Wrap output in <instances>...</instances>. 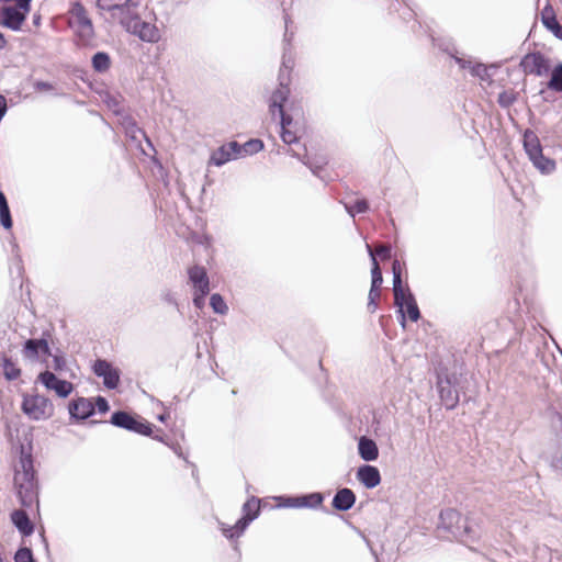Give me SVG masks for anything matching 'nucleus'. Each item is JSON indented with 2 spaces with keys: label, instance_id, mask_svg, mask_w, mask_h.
<instances>
[{
  "label": "nucleus",
  "instance_id": "nucleus-34",
  "mask_svg": "<svg viewBox=\"0 0 562 562\" xmlns=\"http://www.w3.org/2000/svg\"><path fill=\"white\" fill-rule=\"evenodd\" d=\"M457 63L460 65L461 68H469L471 74L475 75V76H482L483 74H485L486 69L483 65H472V61H467L462 58H456Z\"/></svg>",
  "mask_w": 562,
  "mask_h": 562
},
{
  "label": "nucleus",
  "instance_id": "nucleus-37",
  "mask_svg": "<svg viewBox=\"0 0 562 562\" xmlns=\"http://www.w3.org/2000/svg\"><path fill=\"white\" fill-rule=\"evenodd\" d=\"M346 210L351 216H355L357 213L366 212L368 210V203L366 200H357L353 204L346 205Z\"/></svg>",
  "mask_w": 562,
  "mask_h": 562
},
{
  "label": "nucleus",
  "instance_id": "nucleus-36",
  "mask_svg": "<svg viewBox=\"0 0 562 562\" xmlns=\"http://www.w3.org/2000/svg\"><path fill=\"white\" fill-rule=\"evenodd\" d=\"M280 501L279 507L303 508L304 504L301 502V496L297 497H278Z\"/></svg>",
  "mask_w": 562,
  "mask_h": 562
},
{
  "label": "nucleus",
  "instance_id": "nucleus-44",
  "mask_svg": "<svg viewBox=\"0 0 562 562\" xmlns=\"http://www.w3.org/2000/svg\"><path fill=\"white\" fill-rule=\"evenodd\" d=\"M373 252H374V255L378 254V255L382 256L383 258H387L391 254V248L387 246H380Z\"/></svg>",
  "mask_w": 562,
  "mask_h": 562
},
{
  "label": "nucleus",
  "instance_id": "nucleus-25",
  "mask_svg": "<svg viewBox=\"0 0 562 562\" xmlns=\"http://www.w3.org/2000/svg\"><path fill=\"white\" fill-rule=\"evenodd\" d=\"M12 522L14 526L23 533L31 535L33 531V526L30 522L29 517L22 510H15L11 515Z\"/></svg>",
  "mask_w": 562,
  "mask_h": 562
},
{
  "label": "nucleus",
  "instance_id": "nucleus-39",
  "mask_svg": "<svg viewBox=\"0 0 562 562\" xmlns=\"http://www.w3.org/2000/svg\"><path fill=\"white\" fill-rule=\"evenodd\" d=\"M15 562H34L33 555L30 549L22 548L18 550L14 557Z\"/></svg>",
  "mask_w": 562,
  "mask_h": 562
},
{
  "label": "nucleus",
  "instance_id": "nucleus-24",
  "mask_svg": "<svg viewBox=\"0 0 562 562\" xmlns=\"http://www.w3.org/2000/svg\"><path fill=\"white\" fill-rule=\"evenodd\" d=\"M544 26L550 30L558 38L562 40V26L555 19V14L550 7H546L541 14Z\"/></svg>",
  "mask_w": 562,
  "mask_h": 562
},
{
  "label": "nucleus",
  "instance_id": "nucleus-29",
  "mask_svg": "<svg viewBox=\"0 0 562 562\" xmlns=\"http://www.w3.org/2000/svg\"><path fill=\"white\" fill-rule=\"evenodd\" d=\"M0 223L1 225L9 229L12 226L11 215L9 211V206L7 203V199L2 192H0Z\"/></svg>",
  "mask_w": 562,
  "mask_h": 562
},
{
  "label": "nucleus",
  "instance_id": "nucleus-16",
  "mask_svg": "<svg viewBox=\"0 0 562 562\" xmlns=\"http://www.w3.org/2000/svg\"><path fill=\"white\" fill-rule=\"evenodd\" d=\"M394 303L398 307V312L401 313L403 327L405 326L406 315L412 322H417L419 319V308L412 292L406 293L403 300L394 301Z\"/></svg>",
  "mask_w": 562,
  "mask_h": 562
},
{
  "label": "nucleus",
  "instance_id": "nucleus-40",
  "mask_svg": "<svg viewBox=\"0 0 562 562\" xmlns=\"http://www.w3.org/2000/svg\"><path fill=\"white\" fill-rule=\"evenodd\" d=\"M380 297V290L370 289L368 308L371 313L375 312L378 305L376 300Z\"/></svg>",
  "mask_w": 562,
  "mask_h": 562
},
{
  "label": "nucleus",
  "instance_id": "nucleus-21",
  "mask_svg": "<svg viewBox=\"0 0 562 562\" xmlns=\"http://www.w3.org/2000/svg\"><path fill=\"white\" fill-rule=\"evenodd\" d=\"M440 400L446 408L452 409L459 402L458 391L450 384L449 380L438 382Z\"/></svg>",
  "mask_w": 562,
  "mask_h": 562
},
{
  "label": "nucleus",
  "instance_id": "nucleus-17",
  "mask_svg": "<svg viewBox=\"0 0 562 562\" xmlns=\"http://www.w3.org/2000/svg\"><path fill=\"white\" fill-rule=\"evenodd\" d=\"M357 480L367 488H374L381 483V474L378 468L364 464L358 468Z\"/></svg>",
  "mask_w": 562,
  "mask_h": 562
},
{
  "label": "nucleus",
  "instance_id": "nucleus-23",
  "mask_svg": "<svg viewBox=\"0 0 562 562\" xmlns=\"http://www.w3.org/2000/svg\"><path fill=\"white\" fill-rule=\"evenodd\" d=\"M356 502L353 492L349 488H341L337 492L333 499V506L338 510L350 509Z\"/></svg>",
  "mask_w": 562,
  "mask_h": 562
},
{
  "label": "nucleus",
  "instance_id": "nucleus-15",
  "mask_svg": "<svg viewBox=\"0 0 562 562\" xmlns=\"http://www.w3.org/2000/svg\"><path fill=\"white\" fill-rule=\"evenodd\" d=\"M24 358L35 361L49 356V346L45 339H29L22 350Z\"/></svg>",
  "mask_w": 562,
  "mask_h": 562
},
{
  "label": "nucleus",
  "instance_id": "nucleus-7",
  "mask_svg": "<svg viewBox=\"0 0 562 562\" xmlns=\"http://www.w3.org/2000/svg\"><path fill=\"white\" fill-rule=\"evenodd\" d=\"M260 510L259 499L252 497L248 499L243 507L244 516L232 527L222 525L221 529L226 538L239 537L247 526L257 518Z\"/></svg>",
  "mask_w": 562,
  "mask_h": 562
},
{
  "label": "nucleus",
  "instance_id": "nucleus-6",
  "mask_svg": "<svg viewBox=\"0 0 562 562\" xmlns=\"http://www.w3.org/2000/svg\"><path fill=\"white\" fill-rule=\"evenodd\" d=\"M21 470L16 469L14 484L23 503L31 502L34 495V474L30 456L24 454L20 460Z\"/></svg>",
  "mask_w": 562,
  "mask_h": 562
},
{
  "label": "nucleus",
  "instance_id": "nucleus-10",
  "mask_svg": "<svg viewBox=\"0 0 562 562\" xmlns=\"http://www.w3.org/2000/svg\"><path fill=\"white\" fill-rule=\"evenodd\" d=\"M37 379L48 391L55 392L59 397L65 398L74 391V385L70 382L57 378L50 371L42 372Z\"/></svg>",
  "mask_w": 562,
  "mask_h": 562
},
{
  "label": "nucleus",
  "instance_id": "nucleus-4",
  "mask_svg": "<svg viewBox=\"0 0 562 562\" xmlns=\"http://www.w3.org/2000/svg\"><path fill=\"white\" fill-rule=\"evenodd\" d=\"M281 119V138L288 144H295L305 133V121L302 108L292 109L290 114Z\"/></svg>",
  "mask_w": 562,
  "mask_h": 562
},
{
  "label": "nucleus",
  "instance_id": "nucleus-9",
  "mask_svg": "<svg viewBox=\"0 0 562 562\" xmlns=\"http://www.w3.org/2000/svg\"><path fill=\"white\" fill-rule=\"evenodd\" d=\"M111 423L120 428H124L137 434L149 436L151 434L150 424L140 418H135L125 412H116L111 417Z\"/></svg>",
  "mask_w": 562,
  "mask_h": 562
},
{
  "label": "nucleus",
  "instance_id": "nucleus-27",
  "mask_svg": "<svg viewBox=\"0 0 562 562\" xmlns=\"http://www.w3.org/2000/svg\"><path fill=\"white\" fill-rule=\"evenodd\" d=\"M0 368L7 380L13 381L21 375V370L11 359L4 357L0 360Z\"/></svg>",
  "mask_w": 562,
  "mask_h": 562
},
{
  "label": "nucleus",
  "instance_id": "nucleus-49",
  "mask_svg": "<svg viewBox=\"0 0 562 562\" xmlns=\"http://www.w3.org/2000/svg\"><path fill=\"white\" fill-rule=\"evenodd\" d=\"M5 38L2 33H0V48H3L5 46Z\"/></svg>",
  "mask_w": 562,
  "mask_h": 562
},
{
  "label": "nucleus",
  "instance_id": "nucleus-46",
  "mask_svg": "<svg viewBox=\"0 0 562 562\" xmlns=\"http://www.w3.org/2000/svg\"><path fill=\"white\" fill-rule=\"evenodd\" d=\"M392 272H393V277L396 276V274H401V265L397 260H395L393 262V266H392Z\"/></svg>",
  "mask_w": 562,
  "mask_h": 562
},
{
  "label": "nucleus",
  "instance_id": "nucleus-19",
  "mask_svg": "<svg viewBox=\"0 0 562 562\" xmlns=\"http://www.w3.org/2000/svg\"><path fill=\"white\" fill-rule=\"evenodd\" d=\"M189 278L194 288V292H199L202 295H206L210 291L209 277L203 267H192L189 270Z\"/></svg>",
  "mask_w": 562,
  "mask_h": 562
},
{
  "label": "nucleus",
  "instance_id": "nucleus-30",
  "mask_svg": "<svg viewBox=\"0 0 562 562\" xmlns=\"http://www.w3.org/2000/svg\"><path fill=\"white\" fill-rule=\"evenodd\" d=\"M110 64L111 61L109 55L102 52L97 53L92 58L93 68L99 72L106 71L110 67Z\"/></svg>",
  "mask_w": 562,
  "mask_h": 562
},
{
  "label": "nucleus",
  "instance_id": "nucleus-41",
  "mask_svg": "<svg viewBox=\"0 0 562 562\" xmlns=\"http://www.w3.org/2000/svg\"><path fill=\"white\" fill-rule=\"evenodd\" d=\"M65 364H66V361L65 359L61 357V356H54L53 357V363H52V368L55 370V371H63L64 368H65Z\"/></svg>",
  "mask_w": 562,
  "mask_h": 562
},
{
  "label": "nucleus",
  "instance_id": "nucleus-32",
  "mask_svg": "<svg viewBox=\"0 0 562 562\" xmlns=\"http://www.w3.org/2000/svg\"><path fill=\"white\" fill-rule=\"evenodd\" d=\"M548 87L554 91L562 92V64L552 70Z\"/></svg>",
  "mask_w": 562,
  "mask_h": 562
},
{
  "label": "nucleus",
  "instance_id": "nucleus-14",
  "mask_svg": "<svg viewBox=\"0 0 562 562\" xmlns=\"http://www.w3.org/2000/svg\"><path fill=\"white\" fill-rule=\"evenodd\" d=\"M94 373L103 379L108 389H115L120 381V374L116 368L105 360H98L93 366Z\"/></svg>",
  "mask_w": 562,
  "mask_h": 562
},
{
  "label": "nucleus",
  "instance_id": "nucleus-18",
  "mask_svg": "<svg viewBox=\"0 0 562 562\" xmlns=\"http://www.w3.org/2000/svg\"><path fill=\"white\" fill-rule=\"evenodd\" d=\"M462 522V516L456 509H445L439 516V527L452 532L453 535L459 533Z\"/></svg>",
  "mask_w": 562,
  "mask_h": 562
},
{
  "label": "nucleus",
  "instance_id": "nucleus-5",
  "mask_svg": "<svg viewBox=\"0 0 562 562\" xmlns=\"http://www.w3.org/2000/svg\"><path fill=\"white\" fill-rule=\"evenodd\" d=\"M68 25L82 42L90 41L94 34L92 21L79 2L72 3L68 11Z\"/></svg>",
  "mask_w": 562,
  "mask_h": 562
},
{
  "label": "nucleus",
  "instance_id": "nucleus-26",
  "mask_svg": "<svg viewBox=\"0 0 562 562\" xmlns=\"http://www.w3.org/2000/svg\"><path fill=\"white\" fill-rule=\"evenodd\" d=\"M367 247V250H368V254L371 258V262H372V270H371V273H372V284H371V289H380V285L382 284V281H383V278H382V272H381V269L379 267V263L376 261V258L374 256V252L371 248V246L369 244L366 245Z\"/></svg>",
  "mask_w": 562,
  "mask_h": 562
},
{
  "label": "nucleus",
  "instance_id": "nucleus-8",
  "mask_svg": "<svg viewBox=\"0 0 562 562\" xmlns=\"http://www.w3.org/2000/svg\"><path fill=\"white\" fill-rule=\"evenodd\" d=\"M30 12V3H20L14 5H5L0 13V22L2 25L18 31L21 29L27 13Z\"/></svg>",
  "mask_w": 562,
  "mask_h": 562
},
{
  "label": "nucleus",
  "instance_id": "nucleus-13",
  "mask_svg": "<svg viewBox=\"0 0 562 562\" xmlns=\"http://www.w3.org/2000/svg\"><path fill=\"white\" fill-rule=\"evenodd\" d=\"M239 144L229 142L215 149L210 157L209 165L221 167L231 160L239 158Z\"/></svg>",
  "mask_w": 562,
  "mask_h": 562
},
{
  "label": "nucleus",
  "instance_id": "nucleus-33",
  "mask_svg": "<svg viewBox=\"0 0 562 562\" xmlns=\"http://www.w3.org/2000/svg\"><path fill=\"white\" fill-rule=\"evenodd\" d=\"M210 305H211L212 310L214 311V313H216V314L225 315L228 312V306H227L226 302L217 293H215L211 296Z\"/></svg>",
  "mask_w": 562,
  "mask_h": 562
},
{
  "label": "nucleus",
  "instance_id": "nucleus-22",
  "mask_svg": "<svg viewBox=\"0 0 562 562\" xmlns=\"http://www.w3.org/2000/svg\"><path fill=\"white\" fill-rule=\"evenodd\" d=\"M358 453L363 461L371 462L378 459L379 449L372 439L362 436L358 440Z\"/></svg>",
  "mask_w": 562,
  "mask_h": 562
},
{
  "label": "nucleus",
  "instance_id": "nucleus-50",
  "mask_svg": "<svg viewBox=\"0 0 562 562\" xmlns=\"http://www.w3.org/2000/svg\"><path fill=\"white\" fill-rule=\"evenodd\" d=\"M159 420L164 422V420H165V416H164V415H160V416H159Z\"/></svg>",
  "mask_w": 562,
  "mask_h": 562
},
{
  "label": "nucleus",
  "instance_id": "nucleus-43",
  "mask_svg": "<svg viewBox=\"0 0 562 562\" xmlns=\"http://www.w3.org/2000/svg\"><path fill=\"white\" fill-rule=\"evenodd\" d=\"M204 296L205 295H202L199 292H194L193 304L195 305V307H198V308H202L203 307V305H204Z\"/></svg>",
  "mask_w": 562,
  "mask_h": 562
},
{
  "label": "nucleus",
  "instance_id": "nucleus-28",
  "mask_svg": "<svg viewBox=\"0 0 562 562\" xmlns=\"http://www.w3.org/2000/svg\"><path fill=\"white\" fill-rule=\"evenodd\" d=\"M239 158L257 154L263 149V143L260 139H250L244 145H239Z\"/></svg>",
  "mask_w": 562,
  "mask_h": 562
},
{
  "label": "nucleus",
  "instance_id": "nucleus-47",
  "mask_svg": "<svg viewBox=\"0 0 562 562\" xmlns=\"http://www.w3.org/2000/svg\"><path fill=\"white\" fill-rule=\"evenodd\" d=\"M7 434H8V438L10 439V441H13L14 434H13V429H12L11 425L7 426Z\"/></svg>",
  "mask_w": 562,
  "mask_h": 562
},
{
  "label": "nucleus",
  "instance_id": "nucleus-42",
  "mask_svg": "<svg viewBox=\"0 0 562 562\" xmlns=\"http://www.w3.org/2000/svg\"><path fill=\"white\" fill-rule=\"evenodd\" d=\"M95 406L99 409V412H101V413H105L109 411V404L104 397H101V396L97 397Z\"/></svg>",
  "mask_w": 562,
  "mask_h": 562
},
{
  "label": "nucleus",
  "instance_id": "nucleus-45",
  "mask_svg": "<svg viewBox=\"0 0 562 562\" xmlns=\"http://www.w3.org/2000/svg\"><path fill=\"white\" fill-rule=\"evenodd\" d=\"M5 112H7V101H5L4 97L0 95V121L4 116Z\"/></svg>",
  "mask_w": 562,
  "mask_h": 562
},
{
  "label": "nucleus",
  "instance_id": "nucleus-38",
  "mask_svg": "<svg viewBox=\"0 0 562 562\" xmlns=\"http://www.w3.org/2000/svg\"><path fill=\"white\" fill-rule=\"evenodd\" d=\"M292 66H293L292 58L291 57L288 58L284 55L283 56V61H282V67H281V70H280V79L288 81L290 71L292 69Z\"/></svg>",
  "mask_w": 562,
  "mask_h": 562
},
{
  "label": "nucleus",
  "instance_id": "nucleus-2",
  "mask_svg": "<svg viewBox=\"0 0 562 562\" xmlns=\"http://www.w3.org/2000/svg\"><path fill=\"white\" fill-rule=\"evenodd\" d=\"M524 148L533 167L539 172L550 175L555 170V161L543 155L540 139L535 132L529 130L525 132Z\"/></svg>",
  "mask_w": 562,
  "mask_h": 562
},
{
  "label": "nucleus",
  "instance_id": "nucleus-31",
  "mask_svg": "<svg viewBox=\"0 0 562 562\" xmlns=\"http://www.w3.org/2000/svg\"><path fill=\"white\" fill-rule=\"evenodd\" d=\"M393 292L394 301L403 300L406 293H411L408 286L403 284L401 274H396L393 277Z\"/></svg>",
  "mask_w": 562,
  "mask_h": 562
},
{
  "label": "nucleus",
  "instance_id": "nucleus-1",
  "mask_svg": "<svg viewBox=\"0 0 562 562\" xmlns=\"http://www.w3.org/2000/svg\"><path fill=\"white\" fill-rule=\"evenodd\" d=\"M97 5L109 20L142 42L156 44L162 38L156 13L142 5L139 0H97Z\"/></svg>",
  "mask_w": 562,
  "mask_h": 562
},
{
  "label": "nucleus",
  "instance_id": "nucleus-35",
  "mask_svg": "<svg viewBox=\"0 0 562 562\" xmlns=\"http://www.w3.org/2000/svg\"><path fill=\"white\" fill-rule=\"evenodd\" d=\"M301 502L304 504V507L314 508L322 504L323 496L319 493H312L301 496Z\"/></svg>",
  "mask_w": 562,
  "mask_h": 562
},
{
  "label": "nucleus",
  "instance_id": "nucleus-20",
  "mask_svg": "<svg viewBox=\"0 0 562 562\" xmlns=\"http://www.w3.org/2000/svg\"><path fill=\"white\" fill-rule=\"evenodd\" d=\"M94 412L92 402L85 397H79L69 404V414L77 419H86Z\"/></svg>",
  "mask_w": 562,
  "mask_h": 562
},
{
  "label": "nucleus",
  "instance_id": "nucleus-11",
  "mask_svg": "<svg viewBox=\"0 0 562 562\" xmlns=\"http://www.w3.org/2000/svg\"><path fill=\"white\" fill-rule=\"evenodd\" d=\"M289 94L290 89L286 80L280 79V86L272 92L269 99V110L272 115L278 113V115L282 117L283 115L290 114L291 110L296 108L291 104L286 111L283 109V104L288 100Z\"/></svg>",
  "mask_w": 562,
  "mask_h": 562
},
{
  "label": "nucleus",
  "instance_id": "nucleus-48",
  "mask_svg": "<svg viewBox=\"0 0 562 562\" xmlns=\"http://www.w3.org/2000/svg\"><path fill=\"white\" fill-rule=\"evenodd\" d=\"M293 155L300 158L305 165H308V161L306 160L305 156H301V154L296 151H293Z\"/></svg>",
  "mask_w": 562,
  "mask_h": 562
},
{
  "label": "nucleus",
  "instance_id": "nucleus-12",
  "mask_svg": "<svg viewBox=\"0 0 562 562\" xmlns=\"http://www.w3.org/2000/svg\"><path fill=\"white\" fill-rule=\"evenodd\" d=\"M520 66L526 74L542 77L550 70L549 60L540 53L527 54L520 61Z\"/></svg>",
  "mask_w": 562,
  "mask_h": 562
},
{
  "label": "nucleus",
  "instance_id": "nucleus-3",
  "mask_svg": "<svg viewBox=\"0 0 562 562\" xmlns=\"http://www.w3.org/2000/svg\"><path fill=\"white\" fill-rule=\"evenodd\" d=\"M22 412L32 420H46L54 415V405L49 398L34 393L23 396Z\"/></svg>",
  "mask_w": 562,
  "mask_h": 562
}]
</instances>
